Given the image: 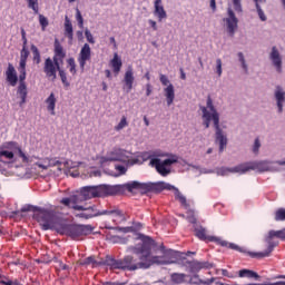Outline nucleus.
<instances>
[{"label":"nucleus","instance_id":"1","mask_svg":"<svg viewBox=\"0 0 285 285\" xmlns=\"http://www.w3.org/2000/svg\"><path fill=\"white\" fill-rule=\"evenodd\" d=\"M140 242L135 246L129 247V250L136 255L126 256L124 259H115L107 256L104 265L109 266L111 271H139L150 268L153 264H175V259L165 261L161 256H153V248L157 246L155 239L150 236L139 235Z\"/></svg>","mask_w":285,"mask_h":285},{"label":"nucleus","instance_id":"2","mask_svg":"<svg viewBox=\"0 0 285 285\" xmlns=\"http://www.w3.org/2000/svg\"><path fill=\"white\" fill-rule=\"evenodd\" d=\"M22 213H38L35 214V219L39 222L42 230H57L59 235H67L71 239H79L90 233L86 225L66 224L61 222L59 214L55 209L41 208L28 205L22 208Z\"/></svg>","mask_w":285,"mask_h":285},{"label":"nucleus","instance_id":"3","mask_svg":"<svg viewBox=\"0 0 285 285\" xmlns=\"http://www.w3.org/2000/svg\"><path fill=\"white\" fill-rule=\"evenodd\" d=\"M80 196L63 197L60 204L69 210H75L76 217L79 219H92L94 217H101V215H114L115 217H124V212L119 207H109V209L99 210L97 205L85 204L81 205Z\"/></svg>","mask_w":285,"mask_h":285},{"label":"nucleus","instance_id":"4","mask_svg":"<svg viewBox=\"0 0 285 285\" xmlns=\"http://www.w3.org/2000/svg\"><path fill=\"white\" fill-rule=\"evenodd\" d=\"M200 110L203 114V126H205V128H210V121H213L216 130V141L219 144V153H224V149L228 145V138H226L224 130L219 127V112L215 108L210 96L207 97L206 107L200 106Z\"/></svg>","mask_w":285,"mask_h":285},{"label":"nucleus","instance_id":"5","mask_svg":"<svg viewBox=\"0 0 285 285\" xmlns=\"http://www.w3.org/2000/svg\"><path fill=\"white\" fill-rule=\"evenodd\" d=\"M63 59H66V49H63L59 39H56L53 42V59L47 58L45 60L43 72L48 79H52V81L57 79V70L63 63Z\"/></svg>","mask_w":285,"mask_h":285},{"label":"nucleus","instance_id":"6","mask_svg":"<svg viewBox=\"0 0 285 285\" xmlns=\"http://www.w3.org/2000/svg\"><path fill=\"white\" fill-rule=\"evenodd\" d=\"M164 190H174L175 199L179 202L180 206L188 210L190 208V204L188 203V199H186V196L179 191V188L165 183V181H158V183H145V193H164Z\"/></svg>","mask_w":285,"mask_h":285},{"label":"nucleus","instance_id":"7","mask_svg":"<svg viewBox=\"0 0 285 285\" xmlns=\"http://www.w3.org/2000/svg\"><path fill=\"white\" fill-rule=\"evenodd\" d=\"M273 237H276L277 239H283L285 240V228L281 230H269L268 236L266 237V243L268 244L266 250L259 252V253H254L252 254V257H269L271 253L275 250V246L279 243L273 242Z\"/></svg>","mask_w":285,"mask_h":285},{"label":"nucleus","instance_id":"8","mask_svg":"<svg viewBox=\"0 0 285 285\" xmlns=\"http://www.w3.org/2000/svg\"><path fill=\"white\" fill-rule=\"evenodd\" d=\"M177 161H179V157H177V155H170V158L163 161L159 158L151 159L149 161V166L156 168L157 173L161 175V177H167V175H170V168L168 167L173 166V164H177Z\"/></svg>","mask_w":285,"mask_h":285},{"label":"nucleus","instance_id":"9","mask_svg":"<svg viewBox=\"0 0 285 285\" xmlns=\"http://www.w3.org/2000/svg\"><path fill=\"white\" fill-rule=\"evenodd\" d=\"M26 66L27 62H20L19 63V86L17 89V95L20 97V102L19 106L20 108H23V105L26 104L27 99H28V86L26 85Z\"/></svg>","mask_w":285,"mask_h":285},{"label":"nucleus","instance_id":"10","mask_svg":"<svg viewBox=\"0 0 285 285\" xmlns=\"http://www.w3.org/2000/svg\"><path fill=\"white\" fill-rule=\"evenodd\" d=\"M130 156L131 154L129 151L124 149H115L108 157L101 158V164H106V161H121L122 164H132Z\"/></svg>","mask_w":285,"mask_h":285},{"label":"nucleus","instance_id":"11","mask_svg":"<svg viewBox=\"0 0 285 285\" xmlns=\"http://www.w3.org/2000/svg\"><path fill=\"white\" fill-rule=\"evenodd\" d=\"M240 168L243 169V175L245 173H248V170H257L258 173H268V170H271V163L267 160L249 161V163L240 164Z\"/></svg>","mask_w":285,"mask_h":285},{"label":"nucleus","instance_id":"12","mask_svg":"<svg viewBox=\"0 0 285 285\" xmlns=\"http://www.w3.org/2000/svg\"><path fill=\"white\" fill-rule=\"evenodd\" d=\"M159 79H160V83L163 86H167L164 89L167 106H173V104L175 101V86H173V83H170V80L168 79V76H166L164 73H160Z\"/></svg>","mask_w":285,"mask_h":285},{"label":"nucleus","instance_id":"13","mask_svg":"<svg viewBox=\"0 0 285 285\" xmlns=\"http://www.w3.org/2000/svg\"><path fill=\"white\" fill-rule=\"evenodd\" d=\"M156 157H170L169 154H159L157 151H141L136 155L134 159H131V166L135 164H144L145 161H153V159H157Z\"/></svg>","mask_w":285,"mask_h":285},{"label":"nucleus","instance_id":"14","mask_svg":"<svg viewBox=\"0 0 285 285\" xmlns=\"http://www.w3.org/2000/svg\"><path fill=\"white\" fill-rule=\"evenodd\" d=\"M183 264L188 268L189 273H199V271H208L213 264L209 262H199V261H188L183 258Z\"/></svg>","mask_w":285,"mask_h":285},{"label":"nucleus","instance_id":"15","mask_svg":"<svg viewBox=\"0 0 285 285\" xmlns=\"http://www.w3.org/2000/svg\"><path fill=\"white\" fill-rule=\"evenodd\" d=\"M71 197H80V202H86L95 197H101L99 194V186H87L80 189L79 194L71 195Z\"/></svg>","mask_w":285,"mask_h":285},{"label":"nucleus","instance_id":"16","mask_svg":"<svg viewBox=\"0 0 285 285\" xmlns=\"http://www.w3.org/2000/svg\"><path fill=\"white\" fill-rule=\"evenodd\" d=\"M90 59H92V50L90 49V45L85 43L78 55V63L81 72L86 71V63H88Z\"/></svg>","mask_w":285,"mask_h":285},{"label":"nucleus","instance_id":"17","mask_svg":"<svg viewBox=\"0 0 285 285\" xmlns=\"http://www.w3.org/2000/svg\"><path fill=\"white\" fill-rule=\"evenodd\" d=\"M269 61H272V66H274L276 72H278V75H282L283 60L282 53H279V49H277V47H272V51L269 53Z\"/></svg>","mask_w":285,"mask_h":285},{"label":"nucleus","instance_id":"18","mask_svg":"<svg viewBox=\"0 0 285 285\" xmlns=\"http://www.w3.org/2000/svg\"><path fill=\"white\" fill-rule=\"evenodd\" d=\"M124 83L126 92H130L132 90V85L135 83V70L132 66H129L124 76Z\"/></svg>","mask_w":285,"mask_h":285},{"label":"nucleus","instance_id":"19","mask_svg":"<svg viewBox=\"0 0 285 285\" xmlns=\"http://www.w3.org/2000/svg\"><path fill=\"white\" fill-rule=\"evenodd\" d=\"M6 79L12 88L19 83V76H17V69H14V66L12 63L8 65V68L6 70Z\"/></svg>","mask_w":285,"mask_h":285},{"label":"nucleus","instance_id":"20","mask_svg":"<svg viewBox=\"0 0 285 285\" xmlns=\"http://www.w3.org/2000/svg\"><path fill=\"white\" fill-rule=\"evenodd\" d=\"M228 18L225 20L227 23V30L229 32V35L233 37V35H235V30H237V17H235V12L233 11V9H228Z\"/></svg>","mask_w":285,"mask_h":285},{"label":"nucleus","instance_id":"21","mask_svg":"<svg viewBox=\"0 0 285 285\" xmlns=\"http://www.w3.org/2000/svg\"><path fill=\"white\" fill-rule=\"evenodd\" d=\"M195 235L202 242H214L215 244H217V239L219 238L216 236H209L206 233V228H204L203 226L195 227Z\"/></svg>","mask_w":285,"mask_h":285},{"label":"nucleus","instance_id":"22","mask_svg":"<svg viewBox=\"0 0 285 285\" xmlns=\"http://www.w3.org/2000/svg\"><path fill=\"white\" fill-rule=\"evenodd\" d=\"M154 8V14L158 18V21H164V19L168 18V13H166V9H164L161 0H155Z\"/></svg>","mask_w":285,"mask_h":285},{"label":"nucleus","instance_id":"23","mask_svg":"<svg viewBox=\"0 0 285 285\" xmlns=\"http://www.w3.org/2000/svg\"><path fill=\"white\" fill-rule=\"evenodd\" d=\"M275 99H276L278 112H283L284 104H285V91L279 86L276 87Z\"/></svg>","mask_w":285,"mask_h":285},{"label":"nucleus","instance_id":"24","mask_svg":"<svg viewBox=\"0 0 285 285\" xmlns=\"http://www.w3.org/2000/svg\"><path fill=\"white\" fill-rule=\"evenodd\" d=\"M119 193V187L110 185H100L99 195L100 197H107V195H117Z\"/></svg>","mask_w":285,"mask_h":285},{"label":"nucleus","instance_id":"25","mask_svg":"<svg viewBox=\"0 0 285 285\" xmlns=\"http://www.w3.org/2000/svg\"><path fill=\"white\" fill-rule=\"evenodd\" d=\"M128 193H132V190H142V193H146V183H139V181H130L125 185H122Z\"/></svg>","mask_w":285,"mask_h":285},{"label":"nucleus","instance_id":"26","mask_svg":"<svg viewBox=\"0 0 285 285\" xmlns=\"http://www.w3.org/2000/svg\"><path fill=\"white\" fill-rule=\"evenodd\" d=\"M110 66L115 75H119V72H121V67L124 66V62H121V58H119L118 53L114 55V58L110 60Z\"/></svg>","mask_w":285,"mask_h":285},{"label":"nucleus","instance_id":"27","mask_svg":"<svg viewBox=\"0 0 285 285\" xmlns=\"http://www.w3.org/2000/svg\"><path fill=\"white\" fill-rule=\"evenodd\" d=\"M45 104H47V110L50 112V115L55 116V108L57 107V97H55V92L49 95Z\"/></svg>","mask_w":285,"mask_h":285},{"label":"nucleus","instance_id":"28","mask_svg":"<svg viewBox=\"0 0 285 285\" xmlns=\"http://www.w3.org/2000/svg\"><path fill=\"white\" fill-rule=\"evenodd\" d=\"M65 35L69 41H72V39H75L72 22L70 21V18H68V16L65 17Z\"/></svg>","mask_w":285,"mask_h":285},{"label":"nucleus","instance_id":"29","mask_svg":"<svg viewBox=\"0 0 285 285\" xmlns=\"http://www.w3.org/2000/svg\"><path fill=\"white\" fill-rule=\"evenodd\" d=\"M229 173H240V175H244V169H242V165H237L233 168L222 167L217 170V174L222 177H226V175H228Z\"/></svg>","mask_w":285,"mask_h":285},{"label":"nucleus","instance_id":"30","mask_svg":"<svg viewBox=\"0 0 285 285\" xmlns=\"http://www.w3.org/2000/svg\"><path fill=\"white\" fill-rule=\"evenodd\" d=\"M239 277H247L248 279H259V274L250 269H240L238 272Z\"/></svg>","mask_w":285,"mask_h":285},{"label":"nucleus","instance_id":"31","mask_svg":"<svg viewBox=\"0 0 285 285\" xmlns=\"http://www.w3.org/2000/svg\"><path fill=\"white\" fill-rule=\"evenodd\" d=\"M14 159V153L0 149V161H3V164H7V161H12Z\"/></svg>","mask_w":285,"mask_h":285},{"label":"nucleus","instance_id":"32","mask_svg":"<svg viewBox=\"0 0 285 285\" xmlns=\"http://www.w3.org/2000/svg\"><path fill=\"white\" fill-rule=\"evenodd\" d=\"M31 52L33 63L39 66V63H41V52L39 51V48H37L35 45H31Z\"/></svg>","mask_w":285,"mask_h":285},{"label":"nucleus","instance_id":"33","mask_svg":"<svg viewBox=\"0 0 285 285\" xmlns=\"http://www.w3.org/2000/svg\"><path fill=\"white\" fill-rule=\"evenodd\" d=\"M216 244L225 248H230L232 250H242L239 246L235 245L234 243H228L226 240H223L222 238H217Z\"/></svg>","mask_w":285,"mask_h":285},{"label":"nucleus","instance_id":"34","mask_svg":"<svg viewBox=\"0 0 285 285\" xmlns=\"http://www.w3.org/2000/svg\"><path fill=\"white\" fill-rule=\"evenodd\" d=\"M59 72V77L61 79V82L63 83L65 88H70V82L68 81V76L63 69H61V65H59V69H56Z\"/></svg>","mask_w":285,"mask_h":285},{"label":"nucleus","instance_id":"35","mask_svg":"<svg viewBox=\"0 0 285 285\" xmlns=\"http://www.w3.org/2000/svg\"><path fill=\"white\" fill-rule=\"evenodd\" d=\"M171 282H174V284H184L186 282V274H171Z\"/></svg>","mask_w":285,"mask_h":285},{"label":"nucleus","instance_id":"36","mask_svg":"<svg viewBox=\"0 0 285 285\" xmlns=\"http://www.w3.org/2000/svg\"><path fill=\"white\" fill-rule=\"evenodd\" d=\"M254 1H255L256 10L261 21H266V14L264 13V10H262V7L259 6V3H264L266 0H254Z\"/></svg>","mask_w":285,"mask_h":285},{"label":"nucleus","instance_id":"37","mask_svg":"<svg viewBox=\"0 0 285 285\" xmlns=\"http://www.w3.org/2000/svg\"><path fill=\"white\" fill-rule=\"evenodd\" d=\"M48 164L49 168L58 167V170H61V161L57 158H45V164Z\"/></svg>","mask_w":285,"mask_h":285},{"label":"nucleus","instance_id":"38","mask_svg":"<svg viewBox=\"0 0 285 285\" xmlns=\"http://www.w3.org/2000/svg\"><path fill=\"white\" fill-rule=\"evenodd\" d=\"M92 266V268H95V266H97V261L95 259V256H89L82 261H80V266Z\"/></svg>","mask_w":285,"mask_h":285},{"label":"nucleus","instance_id":"39","mask_svg":"<svg viewBox=\"0 0 285 285\" xmlns=\"http://www.w3.org/2000/svg\"><path fill=\"white\" fill-rule=\"evenodd\" d=\"M28 57H30V51L28 50V47H22L20 51V62L28 63Z\"/></svg>","mask_w":285,"mask_h":285},{"label":"nucleus","instance_id":"40","mask_svg":"<svg viewBox=\"0 0 285 285\" xmlns=\"http://www.w3.org/2000/svg\"><path fill=\"white\" fill-rule=\"evenodd\" d=\"M28 8L33 10L35 14H39V0H27Z\"/></svg>","mask_w":285,"mask_h":285},{"label":"nucleus","instance_id":"41","mask_svg":"<svg viewBox=\"0 0 285 285\" xmlns=\"http://www.w3.org/2000/svg\"><path fill=\"white\" fill-rule=\"evenodd\" d=\"M275 222H285V208H278L274 216Z\"/></svg>","mask_w":285,"mask_h":285},{"label":"nucleus","instance_id":"42","mask_svg":"<svg viewBox=\"0 0 285 285\" xmlns=\"http://www.w3.org/2000/svg\"><path fill=\"white\" fill-rule=\"evenodd\" d=\"M67 65L69 68V72H71L73 76L77 75V62H75V58H69L67 60Z\"/></svg>","mask_w":285,"mask_h":285},{"label":"nucleus","instance_id":"43","mask_svg":"<svg viewBox=\"0 0 285 285\" xmlns=\"http://www.w3.org/2000/svg\"><path fill=\"white\" fill-rule=\"evenodd\" d=\"M126 126H128V119L126 118V116H122L119 124L115 127V130L119 132V130H124Z\"/></svg>","mask_w":285,"mask_h":285},{"label":"nucleus","instance_id":"44","mask_svg":"<svg viewBox=\"0 0 285 285\" xmlns=\"http://www.w3.org/2000/svg\"><path fill=\"white\" fill-rule=\"evenodd\" d=\"M76 21H78V27L83 29V16H81L79 8L76 9Z\"/></svg>","mask_w":285,"mask_h":285},{"label":"nucleus","instance_id":"45","mask_svg":"<svg viewBox=\"0 0 285 285\" xmlns=\"http://www.w3.org/2000/svg\"><path fill=\"white\" fill-rule=\"evenodd\" d=\"M39 23H40L42 30H46V28H48V24H49L48 18H46V16H43V14H39Z\"/></svg>","mask_w":285,"mask_h":285},{"label":"nucleus","instance_id":"46","mask_svg":"<svg viewBox=\"0 0 285 285\" xmlns=\"http://www.w3.org/2000/svg\"><path fill=\"white\" fill-rule=\"evenodd\" d=\"M238 59L242 63V67H243L244 71L246 73H248V65H246V59H244V53L243 52H238Z\"/></svg>","mask_w":285,"mask_h":285},{"label":"nucleus","instance_id":"47","mask_svg":"<svg viewBox=\"0 0 285 285\" xmlns=\"http://www.w3.org/2000/svg\"><path fill=\"white\" fill-rule=\"evenodd\" d=\"M18 156L20 157V159H22L23 164H28L30 161L28 156H26V153L21 150V147H18Z\"/></svg>","mask_w":285,"mask_h":285},{"label":"nucleus","instance_id":"48","mask_svg":"<svg viewBox=\"0 0 285 285\" xmlns=\"http://www.w3.org/2000/svg\"><path fill=\"white\" fill-rule=\"evenodd\" d=\"M259 148H262V142H259V138H256L253 146V153L257 155L259 153Z\"/></svg>","mask_w":285,"mask_h":285},{"label":"nucleus","instance_id":"49","mask_svg":"<svg viewBox=\"0 0 285 285\" xmlns=\"http://www.w3.org/2000/svg\"><path fill=\"white\" fill-rule=\"evenodd\" d=\"M85 37H86L88 43H95V37H92V33L90 32L89 29L85 30Z\"/></svg>","mask_w":285,"mask_h":285},{"label":"nucleus","instance_id":"50","mask_svg":"<svg viewBox=\"0 0 285 285\" xmlns=\"http://www.w3.org/2000/svg\"><path fill=\"white\" fill-rule=\"evenodd\" d=\"M234 3V10H236V12H242V0H233Z\"/></svg>","mask_w":285,"mask_h":285},{"label":"nucleus","instance_id":"51","mask_svg":"<svg viewBox=\"0 0 285 285\" xmlns=\"http://www.w3.org/2000/svg\"><path fill=\"white\" fill-rule=\"evenodd\" d=\"M216 72H217V75H218V77H222V59H217L216 60Z\"/></svg>","mask_w":285,"mask_h":285},{"label":"nucleus","instance_id":"52","mask_svg":"<svg viewBox=\"0 0 285 285\" xmlns=\"http://www.w3.org/2000/svg\"><path fill=\"white\" fill-rule=\"evenodd\" d=\"M203 284H208V285H224V284H222L220 282H218V281L215 279V278H210V279L204 281Z\"/></svg>","mask_w":285,"mask_h":285},{"label":"nucleus","instance_id":"53","mask_svg":"<svg viewBox=\"0 0 285 285\" xmlns=\"http://www.w3.org/2000/svg\"><path fill=\"white\" fill-rule=\"evenodd\" d=\"M36 166H38V168H42V170H48L49 168L48 161H46V159L43 160V163H36Z\"/></svg>","mask_w":285,"mask_h":285},{"label":"nucleus","instance_id":"54","mask_svg":"<svg viewBox=\"0 0 285 285\" xmlns=\"http://www.w3.org/2000/svg\"><path fill=\"white\" fill-rule=\"evenodd\" d=\"M150 95H153V85H150V82H148L146 85V96L150 97Z\"/></svg>","mask_w":285,"mask_h":285},{"label":"nucleus","instance_id":"55","mask_svg":"<svg viewBox=\"0 0 285 285\" xmlns=\"http://www.w3.org/2000/svg\"><path fill=\"white\" fill-rule=\"evenodd\" d=\"M118 230L121 233H132V227H119Z\"/></svg>","mask_w":285,"mask_h":285},{"label":"nucleus","instance_id":"56","mask_svg":"<svg viewBox=\"0 0 285 285\" xmlns=\"http://www.w3.org/2000/svg\"><path fill=\"white\" fill-rule=\"evenodd\" d=\"M149 26L153 28V30H157V22L153 19L148 20Z\"/></svg>","mask_w":285,"mask_h":285},{"label":"nucleus","instance_id":"57","mask_svg":"<svg viewBox=\"0 0 285 285\" xmlns=\"http://www.w3.org/2000/svg\"><path fill=\"white\" fill-rule=\"evenodd\" d=\"M261 285H285V281H278L276 283H264V284H261Z\"/></svg>","mask_w":285,"mask_h":285},{"label":"nucleus","instance_id":"58","mask_svg":"<svg viewBox=\"0 0 285 285\" xmlns=\"http://www.w3.org/2000/svg\"><path fill=\"white\" fill-rule=\"evenodd\" d=\"M78 41H83V31H77L76 32Z\"/></svg>","mask_w":285,"mask_h":285},{"label":"nucleus","instance_id":"59","mask_svg":"<svg viewBox=\"0 0 285 285\" xmlns=\"http://www.w3.org/2000/svg\"><path fill=\"white\" fill-rule=\"evenodd\" d=\"M116 168L119 170L120 175H126V167L119 165Z\"/></svg>","mask_w":285,"mask_h":285},{"label":"nucleus","instance_id":"60","mask_svg":"<svg viewBox=\"0 0 285 285\" xmlns=\"http://www.w3.org/2000/svg\"><path fill=\"white\" fill-rule=\"evenodd\" d=\"M210 8L212 10L215 12V10H217V3L215 0H210Z\"/></svg>","mask_w":285,"mask_h":285},{"label":"nucleus","instance_id":"61","mask_svg":"<svg viewBox=\"0 0 285 285\" xmlns=\"http://www.w3.org/2000/svg\"><path fill=\"white\" fill-rule=\"evenodd\" d=\"M180 79H183V81H186V72H184V68H180Z\"/></svg>","mask_w":285,"mask_h":285},{"label":"nucleus","instance_id":"62","mask_svg":"<svg viewBox=\"0 0 285 285\" xmlns=\"http://www.w3.org/2000/svg\"><path fill=\"white\" fill-rule=\"evenodd\" d=\"M105 75H106L107 79H112V73L110 72L109 69L105 70Z\"/></svg>","mask_w":285,"mask_h":285},{"label":"nucleus","instance_id":"63","mask_svg":"<svg viewBox=\"0 0 285 285\" xmlns=\"http://www.w3.org/2000/svg\"><path fill=\"white\" fill-rule=\"evenodd\" d=\"M272 279H285V275L273 276Z\"/></svg>","mask_w":285,"mask_h":285},{"label":"nucleus","instance_id":"64","mask_svg":"<svg viewBox=\"0 0 285 285\" xmlns=\"http://www.w3.org/2000/svg\"><path fill=\"white\" fill-rule=\"evenodd\" d=\"M0 284H3V285H12V281H0Z\"/></svg>","mask_w":285,"mask_h":285}]
</instances>
